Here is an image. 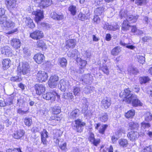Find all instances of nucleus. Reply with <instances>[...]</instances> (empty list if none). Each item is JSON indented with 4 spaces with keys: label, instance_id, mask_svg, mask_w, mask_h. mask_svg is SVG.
<instances>
[{
    "label": "nucleus",
    "instance_id": "0e129e2a",
    "mask_svg": "<svg viewBox=\"0 0 152 152\" xmlns=\"http://www.w3.org/2000/svg\"><path fill=\"white\" fill-rule=\"evenodd\" d=\"M17 112L18 113L21 115H23L24 114H26L28 112V110L23 111L21 109L19 108Z\"/></svg>",
    "mask_w": 152,
    "mask_h": 152
},
{
    "label": "nucleus",
    "instance_id": "ea45409f",
    "mask_svg": "<svg viewBox=\"0 0 152 152\" xmlns=\"http://www.w3.org/2000/svg\"><path fill=\"white\" fill-rule=\"evenodd\" d=\"M134 110H131L126 113L125 116L127 118H132L134 116Z\"/></svg>",
    "mask_w": 152,
    "mask_h": 152
},
{
    "label": "nucleus",
    "instance_id": "aec40b11",
    "mask_svg": "<svg viewBox=\"0 0 152 152\" xmlns=\"http://www.w3.org/2000/svg\"><path fill=\"white\" fill-rule=\"evenodd\" d=\"M107 126L108 125L107 124H102L101 125V124L99 123L96 124L95 128L96 129H98L99 127H100L99 130V132L102 134H104Z\"/></svg>",
    "mask_w": 152,
    "mask_h": 152
},
{
    "label": "nucleus",
    "instance_id": "f704fd0d",
    "mask_svg": "<svg viewBox=\"0 0 152 152\" xmlns=\"http://www.w3.org/2000/svg\"><path fill=\"white\" fill-rule=\"evenodd\" d=\"M79 83H78L75 86L73 87V92L75 95H78L80 93L81 88L79 86Z\"/></svg>",
    "mask_w": 152,
    "mask_h": 152
},
{
    "label": "nucleus",
    "instance_id": "72a5a7b5",
    "mask_svg": "<svg viewBox=\"0 0 152 152\" xmlns=\"http://www.w3.org/2000/svg\"><path fill=\"white\" fill-rule=\"evenodd\" d=\"M138 17L139 16L137 15L135 16H134L132 15H128L125 20L128 21L129 22V21H132V23H134L136 21V20L138 19Z\"/></svg>",
    "mask_w": 152,
    "mask_h": 152
},
{
    "label": "nucleus",
    "instance_id": "ddd939ff",
    "mask_svg": "<svg viewBox=\"0 0 152 152\" xmlns=\"http://www.w3.org/2000/svg\"><path fill=\"white\" fill-rule=\"evenodd\" d=\"M69 86L68 81H65L63 80H60L58 87L60 88L61 91H65L66 89L69 88Z\"/></svg>",
    "mask_w": 152,
    "mask_h": 152
},
{
    "label": "nucleus",
    "instance_id": "f257e3e1",
    "mask_svg": "<svg viewBox=\"0 0 152 152\" xmlns=\"http://www.w3.org/2000/svg\"><path fill=\"white\" fill-rule=\"evenodd\" d=\"M120 96L123 98V101L129 104L132 103V105L134 107L142 106V104L140 100L137 99L136 96L131 93V91L128 88L124 89V91L121 92L120 94Z\"/></svg>",
    "mask_w": 152,
    "mask_h": 152
},
{
    "label": "nucleus",
    "instance_id": "c85d7f7f",
    "mask_svg": "<svg viewBox=\"0 0 152 152\" xmlns=\"http://www.w3.org/2000/svg\"><path fill=\"white\" fill-rule=\"evenodd\" d=\"M129 24L130 23L128 21L124 20L122 24L121 30L124 31L129 30V28L131 27Z\"/></svg>",
    "mask_w": 152,
    "mask_h": 152
},
{
    "label": "nucleus",
    "instance_id": "39448f33",
    "mask_svg": "<svg viewBox=\"0 0 152 152\" xmlns=\"http://www.w3.org/2000/svg\"><path fill=\"white\" fill-rule=\"evenodd\" d=\"M85 124V123L82 122L80 119H77L75 121L73 129L77 132H81L82 131L83 126Z\"/></svg>",
    "mask_w": 152,
    "mask_h": 152
},
{
    "label": "nucleus",
    "instance_id": "6ab92c4d",
    "mask_svg": "<svg viewBox=\"0 0 152 152\" xmlns=\"http://www.w3.org/2000/svg\"><path fill=\"white\" fill-rule=\"evenodd\" d=\"M52 0H41L39 6L41 8H44L50 6L52 4Z\"/></svg>",
    "mask_w": 152,
    "mask_h": 152
},
{
    "label": "nucleus",
    "instance_id": "2f4dec72",
    "mask_svg": "<svg viewBox=\"0 0 152 152\" xmlns=\"http://www.w3.org/2000/svg\"><path fill=\"white\" fill-rule=\"evenodd\" d=\"M128 71L129 74L130 75H136L137 73H139V71L137 69L132 66L129 67L128 69Z\"/></svg>",
    "mask_w": 152,
    "mask_h": 152
},
{
    "label": "nucleus",
    "instance_id": "e433bc0d",
    "mask_svg": "<svg viewBox=\"0 0 152 152\" xmlns=\"http://www.w3.org/2000/svg\"><path fill=\"white\" fill-rule=\"evenodd\" d=\"M77 61L78 63L79 62V65L80 66V68L82 69L85 67L87 64V62L86 61L82 60L79 57L77 59Z\"/></svg>",
    "mask_w": 152,
    "mask_h": 152
},
{
    "label": "nucleus",
    "instance_id": "49530a36",
    "mask_svg": "<svg viewBox=\"0 0 152 152\" xmlns=\"http://www.w3.org/2000/svg\"><path fill=\"white\" fill-rule=\"evenodd\" d=\"M128 15V12L126 10H121L120 12V16L121 18H126Z\"/></svg>",
    "mask_w": 152,
    "mask_h": 152
},
{
    "label": "nucleus",
    "instance_id": "0eeeda50",
    "mask_svg": "<svg viewBox=\"0 0 152 152\" xmlns=\"http://www.w3.org/2000/svg\"><path fill=\"white\" fill-rule=\"evenodd\" d=\"M58 80V77L56 75L51 76L49 79L48 84L51 88H55L57 85V82Z\"/></svg>",
    "mask_w": 152,
    "mask_h": 152
},
{
    "label": "nucleus",
    "instance_id": "473e14b6",
    "mask_svg": "<svg viewBox=\"0 0 152 152\" xmlns=\"http://www.w3.org/2000/svg\"><path fill=\"white\" fill-rule=\"evenodd\" d=\"M144 117L145 121L147 122H149L152 120V114L149 112L145 113Z\"/></svg>",
    "mask_w": 152,
    "mask_h": 152
},
{
    "label": "nucleus",
    "instance_id": "c03bdc74",
    "mask_svg": "<svg viewBox=\"0 0 152 152\" xmlns=\"http://www.w3.org/2000/svg\"><path fill=\"white\" fill-rule=\"evenodd\" d=\"M24 121L25 124L28 126H30L32 123L31 119L29 118H26L24 119Z\"/></svg>",
    "mask_w": 152,
    "mask_h": 152
},
{
    "label": "nucleus",
    "instance_id": "e2e57ef3",
    "mask_svg": "<svg viewBox=\"0 0 152 152\" xmlns=\"http://www.w3.org/2000/svg\"><path fill=\"white\" fill-rule=\"evenodd\" d=\"M112 28V27H111V25H109V24L107 23L104 24L103 27L104 29L110 30H111Z\"/></svg>",
    "mask_w": 152,
    "mask_h": 152
},
{
    "label": "nucleus",
    "instance_id": "a878e982",
    "mask_svg": "<svg viewBox=\"0 0 152 152\" xmlns=\"http://www.w3.org/2000/svg\"><path fill=\"white\" fill-rule=\"evenodd\" d=\"M25 22L26 25L28 27L33 28L35 27V25L33 22V20L29 17H26L25 18Z\"/></svg>",
    "mask_w": 152,
    "mask_h": 152
},
{
    "label": "nucleus",
    "instance_id": "603ef678",
    "mask_svg": "<svg viewBox=\"0 0 152 152\" xmlns=\"http://www.w3.org/2000/svg\"><path fill=\"white\" fill-rule=\"evenodd\" d=\"M10 80L12 82H20L21 80L22 79L19 76H16L10 77Z\"/></svg>",
    "mask_w": 152,
    "mask_h": 152
},
{
    "label": "nucleus",
    "instance_id": "1a4fd4ad",
    "mask_svg": "<svg viewBox=\"0 0 152 152\" xmlns=\"http://www.w3.org/2000/svg\"><path fill=\"white\" fill-rule=\"evenodd\" d=\"M32 14L35 15V20L36 22L38 23L44 18L43 12L40 10L34 11Z\"/></svg>",
    "mask_w": 152,
    "mask_h": 152
},
{
    "label": "nucleus",
    "instance_id": "dca6fc26",
    "mask_svg": "<svg viewBox=\"0 0 152 152\" xmlns=\"http://www.w3.org/2000/svg\"><path fill=\"white\" fill-rule=\"evenodd\" d=\"M44 58L43 55L40 53L35 54L34 57L35 61L38 64H41L43 61Z\"/></svg>",
    "mask_w": 152,
    "mask_h": 152
},
{
    "label": "nucleus",
    "instance_id": "09e8293b",
    "mask_svg": "<svg viewBox=\"0 0 152 152\" xmlns=\"http://www.w3.org/2000/svg\"><path fill=\"white\" fill-rule=\"evenodd\" d=\"M150 79L148 77H143L140 78V81L141 84L146 83Z\"/></svg>",
    "mask_w": 152,
    "mask_h": 152
},
{
    "label": "nucleus",
    "instance_id": "3c124183",
    "mask_svg": "<svg viewBox=\"0 0 152 152\" xmlns=\"http://www.w3.org/2000/svg\"><path fill=\"white\" fill-rule=\"evenodd\" d=\"M69 10L71 12V14L75 15L76 13V7L75 6L72 5L69 8Z\"/></svg>",
    "mask_w": 152,
    "mask_h": 152
},
{
    "label": "nucleus",
    "instance_id": "a19ab883",
    "mask_svg": "<svg viewBox=\"0 0 152 152\" xmlns=\"http://www.w3.org/2000/svg\"><path fill=\"white\" fill-rule=\"evenodd\" d=\"M151 126V124L149 122H147L143 121L141 123V128L142 129H148Z\"/></svg>",
    "mask_w": 152,
    "mask_h": 152
},
{
    "label": "nucleus",
    "instance_id": "4c0bfd02",
    "mask_svg": "<svg viewBox=\"0 0 152 152\" xmlns=\"http://www.w3.org/2000/svg\"><path fill=\"white\" fill-rule=\"evenodd\" d=\"M121 51L120 48L119 47H116L112 50L111 53L113 55L116 56L118 55Z\"/></svg>",
    "mask_w": 152,
    "mask_h": 152
},
{
    "label": "nucleus",
    "instance_id": "6e6552de",
    "mask_svg": "<svg viewBox=\"0 0 152 152\" xmlns=\"http://www.w3.org/2000/svg\"><path fill=\"white\" fill-rule=\"evenodd\" d=\"M30 37L34 39H39L43 37L42 32L38 30H36L30 34Z\"/></svg>",
    "mask_w": 152,
    "mask_h": 152
},
{
    "label": "nucleus",
    "instance_id": "052dcab7",
    "mask_svg": "<svg viewBox=\"0 0 152 152\" xmlns=\"http://www.w3.org/2000/svg\"><path fill=\"white\" fill-rule=\"evenodd\" d=\"M7 20V17L5 15L0 17V24L3 26L5 21Z\"/></svg>",
    "mask_w": 152,
    "mask_h": 152
},
{
    "label": "nucleus",
    "instance_id": "423d86ee",
    "mask_svg": "<svg viewBox=\"0 0 152 152\" xmlns=\"http://www.w3.org/2000/svg\"><path fill=\"white\" fill-rule=\"evenodd\" d=\"M36 76L38 81L40 82L45 81L48 77L47 73L44 71H41L38 72Z\"/></svg>",
    "mask_w": 152,
    "mask_h": 152
},
{
    "label": "nucleus",
    "instance_id": "4d7b16f0",
    "mask_svg": "<svg viewBox=\"0 0 152 152\" xmlns=\"http://www.w3.org/2000/svg\"><path fill=\"white\" fill-rule=\"evenodd\" d=\"M13 98L11 96L6 99V103L7 105H10L12 104Z\"/></svg>",
    "mask_w": 152,
    "mask_h": 152
},
{
    "label": "nucleus",
    "instance_id": "bf43d9fd",
    "mask_svg": "<svg viewBox=\"0 0 152 152\" xmlns=\"http://www.w3.org/2000/svg\"><path fill=\"white\" fill-rule=\"evenodd\" d=\"M146 0H136L135 3L138 5H142L145 4Z\"/></svg>",
    "mask_w": 152,
    "mask_h": 152
},
{
    "label": "nucleus",
    "instance_id": "37998d69",
    "mask_svg": "<svg viewBox=\"0 0 152 152\" xmlns=\"http://www.w3.org/2000/svg\"><path fill=\"white\" fill-rule=\"evenodd\" d=\"M100 69L104 73L107 75H108L109 74L110 72L109 70L108 67L106 65H103L100 67Z\"/></svg>",
    "mask_w": 152,
    "mask_h": 152
},
{
    "label": "nucleus",
    "instance_id": "9d476101",
    "mask_svg": "<svg viewBox=\"0 0 152 152\" xmlns=\"http://www.w3.org/2000/svg\"><path fill=\"white\" fill-rule=\"evenodd\" d=\"M139 136V133L136 131H132L128 132L127 137L130 140L135 141Z\"/></svg>",
    "mask_w": 152,
    "mask_h": 152
},
{
    "label": "nucleus",
    "instance_id": "13d9d810",
    "mask_svg": "<svg viewBox=\"0 0 152 152\" xmlns=\"http://www.w3.org/2000/svg\"><path fill=\"white\" fill-rule=\"evenodd\" d=\"M40 134L41 137L47 138L48 137L47 134L48 132L45 129H43V131L40 133Z\"/></svg>",
    "mask_w": 152,
    "mask_h": 152
},
{
    "label": "nucleus",
    "instance_id": "f03ea898",
    "mask_svg": "<svg viewBox=\"0 0 152 152\" xmlns=\"http://www.w3.org/2000/svg\"><path fill=\"white\" fill-rule=\"evenodd\" d=\"M3 26L5 29L8 30H10L7 33V34H10L17 32L18 31L17 28L13 29L15 26V24L12 21L9 20L5 21Z\"/></svg>",
    "mask_w": 152,
    "mask_h": 152
},
{
    "label": "nucleus",
    "instance_id": "338daca9",
    "mask_svg": "<svg viewBox=\"0 0 152 152\" xmlns=\"http://www.w3.org/2000/svg\"><path fill=\"white\" fill-rule=\"evenodd\" d=\"M5 10L2 8H0V17L5 16Z\"/></svg>",
    "mask_w": 152,
    "mask_h": 152
},
{
    "label": "nucleus",
    "instance_id": "20e7f679",
    "mask_svg": "<svg viewBox=\"0 0 152 152\" xmlns=\"http://www.w3.org/2000/svg\"><path fill=\"white\" fill-rule=\"evenodd\" d=\"M56 96L58 98H60V96L55 91L48 92L42 95V97L44 99L47 100H50L52 102L55 101Z\"/></svg>",
    "mask_w": 152,
    "mask_h": 152
},
{
    "label": "nucleus",
    "instance_id": "2eb2a0df",
    "mask_svg": "<svg viewBox=\"0 0 152 152\" xmlns=\"http://www.w3.org/2000/svg\"><path fill=\"white\" fill-rule=\"evenodd\" d=\"M67 55L69 57L77 59L79 57V53L77 50L75 49L70 50L68 52Z\"/></svg>",
    "mask_w": 152,
    "mask_h": 152
},
{
    "label": "nucleus",
    "instance_id": "c9c22d12",
    "mask_svg": "<svg viewBox=\"0 0 152 152\" xmlns=\"http://www.w3.org/2000/svg\"><path fill=\"white\" fill-rule=\"evenodd\" d=\"M108 118V115L107 113L101 114L99 115V120L103 122L107 121Z\"/></svg>",
    "mask_w": 152,
    "mask_h": 152
},
{
    "label": "nucleus",
    "instance_id": "680f3d73",
    "mask_svg": "<svg viewBox=\"0 0 152 152\" xmlns=\"http://www.w3.org/2000/svg\"><path fill=\"white\" fill-rule=\"evenodd\" d=\"M111 27H112V28H111V30L115 31L119 28V26L118 25L117 23H113V26L111 25Z\"/></svg>",
    "mask_w": 152,
    "mask_h": 152
},
{
    "label": "nucleus",
    "instance_id": "864d4df0",
    "mask_svg": "<svg viewBox=\"0 0 152 152\" xmlns=\"http://www.w3.org/2000/svg\"><path fill=\"white\" fill-rule=\"evenodd\" d=\"M37 45L38 47L42 48L45 45V44L42 40H39L37 42Z\"/></svg>",
    "mask_w": 152,
    "mask_h": 152
},
{
    "label": "nucleus",
    "instance_id": "f8f14e48",
    "mask_svg": "<svg viewBox=\"0 0 152 152\" xmlns=\"http://www.w3.org/2000/svg\"><path fill=\"white\" fill-rule=\"evenodd\" d=\"M34 87L36 94L38 95L42 94L45 91V87L42 84H36Z\"/></svg>",
    "mask_w": 152,
    "mask_h": 152
},
{
    "label": "nucleus",
    "instance_id": "c756f323",
    "mask_svg": "<svg viewBox=\"0 0 152 152\" xmlns=\"http://www.w3.org/2000/svg\"><path fill=\"white\" fill-rule=\"evenodd\" d=\"M75 40L71 39L69 40L66 42V48H73L75 45Z\"/></svg>",
    "mask_w": 152,
    "mask_h": 152
},
{
    "label": "nucleus",
    "instance_id": "7c9ffc66",
    "mask_svg": "<svg viewBox=\"0 0 152 152\" xmlns=\"http://www.w3.org/2000/svg\"><path fill=\"white\" fill-rule=\"evenodd\" d=\"M62 98L65 99H70L71 100L74 99V96L72 93L68 92L64 93L62 95Z\"/></svg>",
    "mask_w": 152,
    "mask_h": 152
},
{
    "label": "nucleus",
    "instance_id": "393cba45",
    "mask_svg": "<svg viewBox=\"0 0 152 152\" xmlns=\"http://www.w3.org/2000/svg\"><path fill=\"white\" fill-rule=\"evenodd\" d=\"M2 54L5 53L7 56H9L12 55V51L11 48L8 46H5L2 48L1 51Z\"/></svg>",
    "mask_w": 152,
    "mask_h": 152
},
{
    "label": "nucleus",
    "instance_id": "a18cd8bd",
    "mask_svg": "<svg viewBox=\"0 0 152 152\" xmlns=\"http://www.w3.org/2000/svg\"><path fill=\"white\" fill-rule=\"evenodd\" d=\"M87 14L86 15L85 14L82 13H80L78 15V18L79 20H80L82 21H84L87 19L88 18V15H87Z\"/></svg>",
    "mask_w": 152,
    "mask_h": 152
},
{
    "label": "nucleus",
    "instance_id": "4be33fe9",
    "mask_svg": "<svg viewBox=\"0 0 152 152\" xmlns=\"http://www.w3.org/2000/svg\"><path fill=\"white\" fill-rule=\"evenodd\" d=\"M92 76L90 74L84 75L82 77V81L86 84L91 83L92 81Z\"/></svg>",
    "mask_w": 152,
    "mask_h": 152
},
{
    "label": "nucleus",
    "instance_id": "5701e85b",
    "mask_svg": "<svg viewBox=\"0 0 152 152\" xmlns=\"http://www.w3.org/2000/svg\"><path fill=\"white\" fill-rule=\"evenodd\" d=\"M80 114V110L77 109H75L70 113L69 115V118L71 119H75L78 117Z\"/></svg>",
    "mask_w": 152,
    "mask_h": 152
},
{
    "label": "nucleus",
    "instance_id": "8fccbe9b",
    "mask_svg": "<svg viewBox=\"0 0 152 152\" xmlns=\"http://www.w3.org/2000/svg\"><path fill=\"white\" fill-rule=\"evenodd\" d=\"M94 88L92 86H88L85 88L84 92L86 94H89L91 93L94 89Z\"/></svg>",
    "mask_w": 152,
    "mask_h": 152
},
{
    "label": "nucleus",
    "instance_id": "7ed1b4c3",
    "mask_svg": "<svg viewBox=\"0 0 152 152\" xmlns=\"http://www.w3.org/2000/svg\"><path fill=\"white\" fill-rule=\"evenodd\" d=\"M52 113L54 115L51 116L50 118V120H60L61 119V117L60 115H57L61 112V107L59 106H55L52 107Z\"/></svg>",
    "mask_w": 152,
    "mask_h": 152
},
{
    "label": "nucleus",
    "instance_id": "412c9836",
    "mask_svg": "<svg viewBox=\"0 0 152 152\" xmlns=\"http://www.w3.org/2000/svg\"><path fill=\"white\" fill-rule=\"evenodd\" d=\"M11 61L9 59H5L2 61V68L3 70L8 69L10 66Z\"/></svg>",
    "mask_w": 152,
    "mask_h": 152
},
{
    "label": "nucleus",
    "instance_id": "a211bd4d",
    "mask_svg": "<svg viewBox=\"0 0 152 152\" xmlns=\"http://www.w3.org/2000/svg\"><path fill=\"white\" fill-rule=\"evenodd\" d=\"M29 66L26 63H23L21 68L20 69H18V71L20 74H22L23 75H25L28 72V69H29Z\"/></svg>",
    "mask_w": 152,
    "mask_h": 152
},
{
    "label": "nucleus",
    "instance_id": "f3484780",
    "mask_svg": "<svg viewBox=\"0 0 152 152\" xmlns=\"http://www.w3.org/2000/svg\"><path fill=\"white\" fill-rule=\"evenodd\" d=\"M101 103L102 105L105 109H107L111 104L110 99L107 97H105L102 100Z\"/></svg>",
    "mask_w": 152,
    "mask_h": 152
},
{
    "label": "nucleus",
    "instance_id": "6e6d98bb",
    "mask_svg": "<svg viewBox=\"0 0 152 152\" xmlns=\"http://www.w3.org/2000/svg\"><path fill=\"white\" fill-rule=\"evenodd\" d=\"M152 147L151 145L145 147L143 150L142 152H152Z\"/></svg>",
    "mask_w": 152,
    "mask_h": 152
},
{
    "label": "nucleus",
    "instance_id": "bb28decb",
    "mask_svg": "<svg viewBox=\"0 0 152 152\" xmlns=\"http://www.w3.org/2000/svg\"><path fill=\"white\" fill-rule=\"evenodd\" d=\"M50 16L53 19L57 20H62L64 18V16L62 14H58L55 12H53L51 13Z\"/></svg>",
    "mask_w": 152,
    "mask_h": 152
},
{
    "label": "nucleus",
    "instance_id": "58836bf2",
    "mask_svg": "<svg viewBox=\"0 0 152 152\" xmlns=\"http://www.w3.org/2000/svg\"><path fill=\"white\" fill-rule=\"evenodd\" d=\"M118 142L120 145L122 147H126L128 144L127 140L125 139H120Z\"/></svg>",
    "mask_w": 152,
    "mask_h": 152
},
{
    "label": "nucleus",
    "instance_id": "cd10ccee",
    "mask_svg": "<svg viewBox=\"0 0 152 152\" xmlns=\"http://www.w3.org/2000/svg\"><path fill=\"white\" fill-rule=\"evenodd\" d=\"M104 8L103 7H98L94 10L95 15L99 16L103 15L104 12Z\"/></svg>",
    "mask_w": 152,
    "mask_h": 152
},
{
    "label": "nucleus",
    "instance_id": "79ce46f5",
    "mask_svg": "<svg viewBox=\"0 0 152 152\" xmlns=\"http://www.w3.org/2000/svg\"><path fill=\"white\" fill-rule=\"evenodd\" d=\"M129 126L132 129H137L139 126L138 124L136 122H131L129 124Z\"/></svg>",
    "mask_w": 152,
    "mask_h": 152
},
{
    "label": "nucleus",
    "instance_id": "69168bd1",
    "mask_svg": "<svg viewBox=\"0 0 152 152\" xmlns=\"http://www.w3.org/2000/svg\"><path fill=\"white\" fill-rule=\"evenodd\" d=\"M99 16L95 15L94 16L93 20L94 22H95L96 23L98 24L100 22V19L98 17Z\"/></svg>",
    "mask_w": 152,
    "mask_h": 152
},
{
    "label": "nucleus",
    "instance_id": "de8ad7c7",
    "mask_svg": "<svg viewBox=\"0 0 152 152\" xmlns=\"http://www.w3.org/2000/svg\"><path fill=\"white\" fill-rule=\"evenodd\" d=\"M59 62L61 66L65 67L67 65V61L66 58H62L59 60Z\"/></svg>",
    "mask_w": 152,
    "mask_h": 152
},
{
    "label": "nucleus",
    "instance_id": "9b49d317",
    "mask_svg": "<svg viewBox=\"0 0 152 152\" xmlns=\"http://www.w3.org/2000/svg\"><path fill=\"white\" fill-rule=\"evenodd\" d=\"M25 134V132L22 129H19L16 131L12 134V136L14 139L17 140L20 139Z\"/></svg>",
    "mask_w": 152,
    "mask_h": 152
},
{
    "label": "nucleus",
    "instance_id": "774afa93",
    "mask_svg": "<svg viewBox=\"0 0 152 152\" xmlns=\"http://www.w3.org/2000/svg\"><path fill=\"white\" fill-rule=\"evenodd\" d=\"M95 139L94 134H91L89 138V140L90 141L92 142L94 141Z\"/></svg>",
    "mask_w": 152,
    "mask_h": 152
},
{
    "label": "nucleus",
    "instance_id": "4468645a",
    "mask_svg": "<svg viewBox=\"0 0 152 152\" xmlns=\"http://www.w3.org/2000/svg\"><path fill=\"white\" fill-rule=\"evenodd\" d=\"M16 0H6V4L7 8L9 10H12L15 8Z\"/></svg>",
    "mask_w": 152,
    "mask_h": 152
},
{
    "label": "nucleus",
    "instance_id": "5fc2aeb1",
    "mask_svg": "<svg viewBox=\"0 0 152 152\" xmlns=\"http://www.w3.org/2000/svg\"><path fill=\"white\" fill-rule=\"evenodd\" d=\"M137 58L139 62L143 64L145 61V58L143 56L138 55L137 56Z\"/></svg>",
    "mask_w": 152,
    "mask_h": 152
},
{
    "label": "nucleus",
    "instance_id": "b1692460",
    "mask_svg": "<svg viewBox=\"0 0 152 152\" xmlns=\"http://www.w3.org/2000/svg\"><path fill=\"white\" fill-rule=\"evenodd\" d=\"M11 45L15 48L18 49L21 46V42L20 40L17 39H13L11 41Z\"/></svg>",
    "mask_w": 152,
    "mask_h": 152
}]
</instances>
